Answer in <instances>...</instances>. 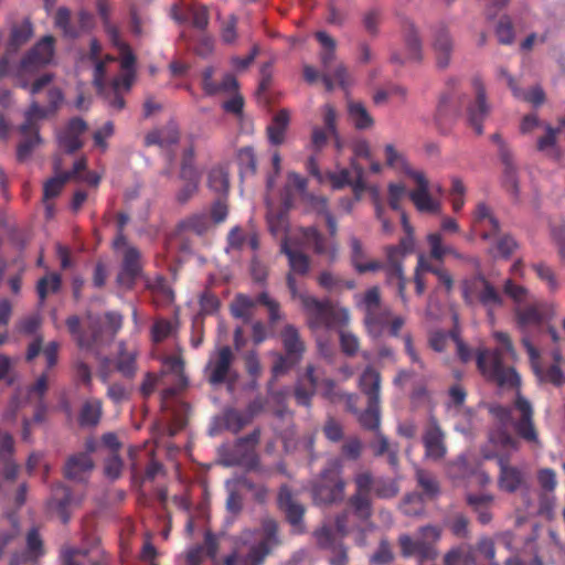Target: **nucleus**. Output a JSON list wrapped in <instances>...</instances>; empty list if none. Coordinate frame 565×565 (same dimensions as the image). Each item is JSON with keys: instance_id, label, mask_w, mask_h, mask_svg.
Listing matches in <instances>:
<instances>
[{"instance_id": "nucleus-5", "label": "nucleus", "mask_w": 565, "mask_h": 565, "mask_svg": "<svg viewBox=\"0 0 565 565\" xmlns=\"http://www.w3.org/2000/svg\"><path fill=\"white\" fill-rule=\"evenodd\" d=\"M288 288L292 299H297L306 315L308 328L313 334L341 329L350 322L349 310L328 299L320 300L305 290H300L296 279L288 277Z\"/></svg>"}, {"instance_id": "nucleus-47", "label": "nucleus", "mask_w": 565, "mask_h": 565, "mask_svg": "<svg viewBox=\"0 0 565 565\" xmlns=\"http://www.w3.org/2000/svg\"><path fill=\"white\" fill-rule=\"evenodd\" d=\"M212 226V221L206 213L193 214L180 223L181 230L192 232L196 235L206 234Z\"/></svg>"}, {"instance_id": "nucleus-29", "label": "nucleus", "mask_w": 565, "mask_h": 565, "mask_svg": "<svg viewBox=\"0 0 565 565\" xmlns=\"http://www.w3.org/2000/svg\"><path fill=\"white\" fill-rule=\"evenodd\" d=\"M501 162L503 164L502 184L514 199L519 196L518 168L509 148H502Z\"/></svg>"}, {"instance_id": "nucleus-50", "label": "nucleus", "mask_w": 565, "mask_h": 565, "mask_svg": "<svg viewBox=\"0 0 565 565\" xmlns=\"http://www.w3.org/2000/svg\"><path fill=\"white\" fill-rule=\"evenodd\" d=\"M348 115L356 129H369L374 124L373 118L361 103L350 102L348 105Z\"/></svg>"}, {"instance_id": "nucleus-6", "label": "nucleus", "mask_w": 565, "mask_h": 565, "mask_svg": "<svg viewBox=\"0 0 565 565\" xmlns=\"http://www.w3.org/2000/svg\"><path fill=\"white\" fill-rule=\"evenodd\" d=\"M494 340L500 344L499 349L477 351V365L482 375L495 382L501 387H514L520 383L519 375L512 367H505L502 363V354L507 353L511 358L515 356L514 348L508 333L497 331L493 333Z\"/></svg>"}, {"instance_id": "nucleus-10", "label": "nucleus", "mask_w": 565, "mask_h": 565, "mask_svg": "<svg viewBox=\"0 0 565 565\" xmlns=\"http://www.w3.org/2000/svg\"><path fill=\"white\" fill-rule=\"evenodd\" d=\"M441 537V527L425 525L418 529L415 537L407 534L399 536V545L404 556H415L422 565L425 562L435 561L438 556L436 547Z\"/></svg>"}, {"instance_id": "nucleus-41", "label": "nucleus", "mask_w": 565, "mask_h": 565, "mask_svg": "<svg viewBox=\"0 0 565 565\" xmlns=\"http://www.w3.org/2000/svg\"><path fill=\"white\" fill-rule=\"evenodd\" d=\"M281 252L288 257L289 263V276L294 279V275H306L309 270V258L303 253L290 248L287 241L281 243Z\"/></svg>"}, {"instance_id": "nucleus-51", "label": "nucleus", "mask_w": 565, "mask_h": 565, "mask_svg": "<svg viewBox=\"0 0 565 565\" xmlns=\"http://www.w3.org/2000/svg\"><path fill=\"white\" fill-rule=\"evenodd\" d=\"M28 543V553L14 552L10 559V565H20L25 562L28 558L36 557L41 554L42 541L35 530H31L28 534L26 539Z\"/></svg>"}, {"instance_id": "nucleus-62", "label": "nucleus", "mask_w": 565, "mask_h": 565, "mask_svg": "<svg viewBox=\"0 0 565 565\" xmlns=\"http://www.w3.org/2000/svg\"><path fill=\"white\" fill-rule=\"evenodd\" d=\"M178 329L175 321L158 319L152 327L151 335L154 342H161L172 335Z\"/></svg>"}, {"instance_id": "nucleus-18", "label": "nucleus", "mask_w": 565, "mask_h": 565, "mask_svg": "<svg viewBox=\"0 0 565 565\" xmlns=\"http://www.w3.org/2000/svg\"><path fill=\"white\" fill-rule=\"evenodd\" d=\"M431 46L436 55L437 66L446 68L454 51V40L448 26L439 22L431 29Z\"/></svg>"}, {"instance_id": "nucleus-32", "label": "nucleus", "mask_w": 565, "mask_h": 565, "mask_svg": "<svg viewBox=\"0 0 565 565\" xmlns=\"http://www.w3.org/2000/svg\"><path fill=\"white\" fill-rule=\"evenodd\" d=\"M180 132L174 122H169L164 127L150 131L145 137L146 146L157 145L160 148H169L179 141Z\"/></svg>"}, {"instance_id": "nucleus-43", "label": "nucleus", "mask_w": 565, "mask_h": 565, "mask_svg": "<svg viewBox=\"0 0 565 565\" xmlns=\"http://www.w3.org/2000/svg\"><path fill=\"white\" fill-rule=\"evenodd\" d=\"M290 120L289 113L286 109L279 110L273 118L267 128L268 139L273 145H281L285 140L286 130Z\"/></svg>"}, {"instance_id": "nucleus-19", "label": "nucleus", "mask_w": 565, "mask_h": 565, "mask_svg": "<svg viewBox=\"0 0 565 565\" xmlns=\"http://www.w3.org/2000/svg\"><path fill=\"white\" fill-rule=\"evenodd\" d=\"M412 179L416 182V189L408 193L409 199L420 212L437 213L440 209V203L433 199L429 192V182L425 174L412 173Z\"/></svg>"}, {"instance_id": "nucleus-17", "label": "nucleus", "mask_w": 565, "mask_h": 565, "mask_svg": "<svg viewBox=\"0 0 565 565\" xmlns=\"http://www.w3.org/2000/svg\"><path fill=\"white\" fill-rule=\"evenodd\" d=\"M514 409L520 414V418L513 423L516 434L526 443L541 447L539 434L533 423V408L531 403L521 394L516 395Z\"/></svg>"}, {"instance_id": "nucleus-23", "label": "nucleus", "mask_w": 565, "mask_h": 565, "mask_svg": "<svg viewBox=\"0 0 565 565\" xmlns=\"http://www.w3.org/2000/svg\"><path fill=\"white\" fill-rule=\"evenodd\" d=\"M141 271L140 253L134 246H127L122 253V266L117 281L120 286L130 288Z\"/></svg>"}, {"instance_id": "nucleus-37", "label": "nucleus", "mask_w": 565, "mask_h": 565, "mask_svg": "<svg viewBox=\"0 0 565 565\" xmlns=\"http://www.w3.org/2000/svg\"><path fill=\"white\" fill-rule=\"evenodd\" d=\"M359 387L367 401H380L381 374L372 366L365 367L359 377Z\"/></svg>"}, {"instance_id": "nucleus-53", "label": "nucleus", "mask_w": 565, "mask_h": 565, "mask_svg": "<svg viewBox=\"0 0 565 565\" xmlns=\"http://www.w3.org/2000/svg\"><path fill=\"white\" fill-rule=\"evenodd\" d=\"M399 492V487L396 479L387 477H379L374 481L373 493L380 499L395 498Z\"/></svg>"}, {"instance_id": "nucleus-58", "label": "nucleus", "mask_w": 565, "mask_h": 565, "mask_svg": "<svg viewBox=\"0 0 565 565\" xmlns=\"http://www.w3.org/2000/svg\"><path fill=\"white\" fill-rule=\"evenodd\" d=\"M419 268H425L427 273L434 274L448 291L452 289L454 280L451 275L445 268L431 265L423 254H419Z\"/></svg>"}, {"instance_id": "nucleus-46", "label": "nucleus", "mask_w": 565, "mask_h": 565, "mask_svg": "<svg viewBox=\"0 0 565 565\" xmlns=\"http://www.w3.org/2000/svg\"><path fill=\"white\" fill-rule=\"evenodd\" d=\"M102 417V402L93 398L86 401L79 412L78 422L83 427L96 426Z\"/></svg>"}, {"instance_id": "nucleus-35", "label": "nucleus", "mask_w": 565, "mask_h": 565, "mask_svg": "<svg viewBox=\"0 0 565 565\" xmlns=\"http://www.w3.org/2000/svg\"><path fill=\"white\" fill-rule=\"evenodd\" d=\"M494 501V497L489 493L468 494L467 503L477 514L478 521L481 524H488L492 520L490 511Z\"/></svg>"}, {"instance_id": "nucleus-39", "label": "nucleus", "mask_w": 565, "mask_h": 565, "mask_svg": "<svg viewBox=\"0 0 565 565\" xmlns=\"http://www.w3.org/2000/svg\"><path fill=\"white\" fill-rule=\"evenodd\" d=\"M50 114L46 107H41L35 100H32L30 107L24 113V122L20 127L22 135L28 132H38L39 122L45 119Z\"/></svg>"}, {"instance_id": "nucleus-56", "label": "nucleus", "mask_w": 565, "mask_h": 565, "mask_svg": "<svg viewBox=\"0 0 565 565\" xmlns=\"http://www.w3.org/2000/svg\"><path fill=\"white\" fill-rule=\"evenodd\" d=\"M358 307L364 312V316L370 313L373 315L374 310L383 307L381 305V296L377 287H372L365 291V294L356 300Z\"/></svg>"}, {"instance_id": "nucleus-3", "label": "nucleus", "mask_w": 565, "mask_h": 565, "mask_svg": "<svg viewBox=\"0 0 565 565\" xmlns=\"http://www.w3.org/2000/svg\"><path fill=\"white\" fill-rule=\"evenodd\" d=\"M504 292L515 302L514 320L516 329L522 334V344L529 358H535L537 349L532 338L535 333L542 331L546 321L556 316L557 307L554 302L536 299L524 287L515 285L510 279L504 284Z\"/></svg>"}, {"instance_id": "nucleus-48", "label": "nucleus", "mask_w": 565, "mask_h": 565, "mask_svg": "<svg viewBox=\"0 0 565 565\" xmlns=\"http://www.w3.org/2000/svg\"><path fill=\"white\" fill-rule=\"evenodd\" d=\"M384 152H385L386 164L388 167H391L392 169H394L398 172H404L405 174H407L411 178H412V173L420 172L417 170H413L409 167L405 156L402 152H399L398 150H396V148L393 145H386L384 148Z\"/></svg>"}, {"instance_id": "nucleus-64", "label": "nucleus", "mask_w": 565, "mask_h": 565, "mask_svg": "<svg viewBox=\"0 0 565 565\" xmlns=\"http://www.w3.org/2000/svg\"><path fill=\"white\" fill-rule=\"evenodd\" d=\"M406 186L402 183H390L387 186L388 204L394 211H402V201L406 196Z\"/></svg>"}, {"instance_id": "nucleus-59", "label": "nucleus", "mask_w": 565, "mask_h": 565, "mask_svg": "<svg viewBox=\"0 0 565 565\" xmlns=\"http://www.w3.org/2000/svg\"><path fill=\"white\" fill-rule=\"evenodd\" d=\"M480 280L483 286L479 294L480 302L489 310L500 307L502 305V298L499 292L484 278H481Z\"/></svg>"}, {"instance_id": "nucleus-61", "label": "nucleus", "mask_w": 565, "mask_h": 565, "mask_svg": "<svg viewBox=\"0 0 565 565\" xmlns=\"http://www.w3.org/2000/svg\"><path fill=\"white\" fill-rule=\"evenodd\" d=\"M209 186L216 193H226L228 190V174L224 168H213L209 173Z\"/></svg>"}, {"instance_id": "nucleus-4", "label": "nucleus", "mask_w": 565, "mask_h": 565, "mask_svg": "<svg viewBox=\"0 0 565 565\" xmlns=\"http://www.w3.org/2000/svg\"><path fill=\"white\" fill-rule=\"evenodd\" d=\"M234 547L224 565H263L266 557L281 544L278 524L266 518L258 531L244 530L233 539Z\"/></svg>"}, {"instance_id": "nucleus-20", "label": "nucleus", "mask_w": 565, "mask_h": 565, "mask_svg": "<svg viewBox=\"0 0 565 565\" xmlns=\"http://www.w3.org/2000/svg\"><path fill=\"white\" fill-rule=\"evenodd\" d=\"M259 440V431L255 430L245 438H241L232 450L231 458L225 460L227 466L241 465L248 468L256 466L255 446Z\"/></svg>"}, {"instance_id": "nucleus-24", "label": "nucleus", "mask_w": 565, "mask_h": 565, "mask_svg": "<svg viewBox=\"0 0 565 565\" xmlns=\"http://www.w3.org/2000/svg\"><path fill=\"white\" fill-rule=\"evenodd\" d=\"M87 125L82 118H73L68 125L58 134L60 147L72 153L83 147L81 136L86 131Z\"/></svg>"}, {"instance_id": "nucleus-38", "label": "nucleus", "mask_w": 565, "mask_h": 565, "mask_svg": "<svg viewBox=\"0 0 565 565\" xmlns=\"http://www.w3.org/2000/svg\"><path fill=\"white\" fill-rule=\"evenodd\" d=\"M262 403L258 401L253 402L249 405L248 413H243L236 409H230L225 413L224 419L225 425L228 429L233 430L234 433H237L241 430L245 425H247L252 418V416L259 412L262 409Z\"/></svg>"}, {"instance_id": "nucleus-26", "label": "nucleus", "mask_w": 565, "mask_h": 565, "mask_svg": "<svg viewBox=\"0 0 565 565\" xmlns=\"http://www.w3.org/2000/svg\"><path fill=\"white\" fill-rule=\"evenodd\" d=\"M94 463L88 454H78L68 458L65 463L64 475L67 479L83 482L93 470Z\"/></svg>"}, {"instance_id": "nucleus-11", "label": "nucleus", "mask_w": 565, "mask_h": 565, "mask_svg": "<svg viewBox=\"0 0 565 565\" xmlns=\"http://www.w3.org/2000/svg\"><path fill=\"white\" fill-rule=\"evenodd\" d=\"M414 238L411 233L402 238L398 246L386 247V263L384 264V271L386 276V282L395 287L397 295L404 305L407 303L408 299L406 296V277L403 270V258L406 254L412 253L414 249Z\"/></svg>"}, {"instance_id": "nucleus-12", "label": "nucleus", "mask_w": 565, "mask_h": 565, "mask_svg": "<svg viewBox=\"0 0 565 565\" xmlns=\"http://www.w3.org/2000/svg\"><path fill=\"white\" fill-rule=\"evenodd\" d=\"M319 388L322 395L329 399L333 401L338 395L334 382L330 379H324L320 382L316 367L308 365L305 375L299 379L295 390V397L298 404L309 406L311 397Z\"/></svg>"}, {"instance_id": "nucleus-54", "label": "nucleus", "mask_w": 565, "mask_h": 565, "mask_svg": "<svg viewBox=\"0 0 565 565\" xmlns=\"http://www.w3.org/2000/svg\"><path fill=\"white\" fill-rule=\"evenodd\" d=\"M256 303H258L257 298L254 300L247 296L239 295L234 299L231 311L234 317L248 321Z\"/></svg>"}, {"instance_id": "nucleus-13", "label": "nucleus", "mask_w": 565, "mask_h": 565, "mask_svg": "<svg viewBox=\"0 0 565 565\" xmlns=\"http://www.w3.org/2000/svg\"><path fill=\"white\" fill-rule=\"evenodd\" d=\"M471 85L475 92V99L467 104L466 120L477 135H482L483 121L490 114L491 106L488 103L486 86L481 77L473 76Z\"/></svg>"}, {"instance_id": "nucleus-52", "label": "nucleus", "mask_w": 565, "mask_h": 565, "mask_svg": "<svg viewBox=\"0 0 565 565\" xmlns=\"http://www.w3.org/2000/svg\"><path fill=\"white\" fill-rule=\"evenodd\" d=\"M508 86L511 88L513 95L518 99H522L532 104L533 106H540L545 100L544 92L541 87L534 86L529 90L519 89L515 85V81L512 76H508Z\"/></svg>"}, {"instance_id": "nucleus-14", "label": "nucleus", "mask_w": 565, "mask_h": 565, "mask_svg": "<svg viewBox=\"0 0 565 565\" xmlns=\"http://www.w3.org/2000/svg\"><path fill=\"white\" fill-rule=\"evenodd\" d=\"M327 178L333 190H341L345 186H351L356 199H359L362 192L366 189L364 169L359 164L355 158L350 160L349 168H341L337 171L328 172Z\"/></svg>"}, {"instance_id": "nucleus-42", "label": "nucleus", "mask_w": 565, "mask_h": 565, "mask_svg": "<svg viewBox=\"0 0 565 565\" xmlns=\"http://www.w3.org/2000/svg\"><path fill=\"white\" fill-rule=\"evenodd\" d=\"M33 36V26L29 20H24L19 24H15L10 34V41L8 43V54L15 53L22 45L30 41Z\"/></svg>"}, {"instance_id": "nucleus-25", "label": "nucleus", "mask_w": 565, "mask_h": 565, "mask_svg": "<svg viewBox=\"0 0 565 565\" xmlns=\"http://www.w3.org/2000/svg\"><path fill=\"white\" fill-rule=\"evenodd\" d=\"M163 364L168 372L175 375L177 382H178L177 386L168 387L162 391V394H161L162 408L168 409L169 408V399L172 398L178 393L179 390L183 388L186 385L188 379L184 375V371H183L184 362H183L182 358L168 356L164 359Z\"/></svg>"}, {"instance_id": "nucleus-36", "label": "nucleus", "mask_w": 565, "mask_h": 565, "mask_svg": "<svg viewBox=\"0 0 565 565\" xmlns=\"http://www.w3.org/2000/svg\"><path fill=\"white\" fill-rule=\"evenodd\" d=\"M391 318L392 311L388 307L385 306L374 310L372 316H370V313L365 315L364 324L369 335L374 339L380 338L385 327L388 324Z\"/></svg>"}, {"instance_id": "nucleus-60", "label": "nucleus", "mask_w": 565, "mask_h": 565, "mask_svg": "<svg viewBox=\"0 0 565 565\" xmlns=\"http://www.w3.org/2000/svg\"><path fill=\"white\" fill-rule=\"evenodd\" d=\"M416 478L418 486L423 489L424 493L429 498H435L439 493V484L435 476L423 469H416Z\"/></svg>"}, {"instance_id": "nucleus-21", "label": "nucleus", "mask_w": 565, "mask_h": 565, "mask_svg": "<svg viewBox=\"0 0 565 565\" xmlns=\"http://www.w3.org/2000/svg\"><path fill=\"white\" fill-rule=\"evenodd\" d=\"M316 38L321 45L319 53L320 62L322 66L321 79L326 86V89L333 90V81L330 75V68L333 67L335 61V40L331 38L327 32L319 31L316 33Z\"/></svg>"}, {"instance_id": "nucleus-30", "label": "nucleus", "mask_w": 565, "mask_h": 565, "mask_svg": "<svg viewBox=\"0 0 565 565\" xmlns=\"http://www.w3.org/2000/svg\"><path fill=\"white\" fill-rule=\"evenodd\" d=\"M303 244L312 248L319 255H327L330 260L337 257V246L329 244L326 238L313 227H308L302 232Z\"/></svg>"}, {"instance_id": "nucleus-2", "label": "nucleus", "mask_w": 565, "mask_h": 565, "mask_svg": "<svg viewBox=\"0 0 565 565\" xmlns=\"http://www.w3.org/2000/svg\"><path fill=\"white\" fill-rule=\"evenodd\" d=\"M488 411L497 423L489 431L488 444L482 449V455L486 459L498 460L499 488L512 493L524 483V473L518 467L509 465L510 455L519 450V441L508 431L509 425L512 424L511 409L499 404H490Z\"/></svg>"}, {"instance_id": "nucleus-57", "label": "nucleus", "mask_w": 565, "mask_h": 565, "mask_svg": "<svg viewBox=\"0 0 565 565\" xmlns=\"http://www.w3.org/2000/svg\"><path fill=\"white\" fill-rule=\"evenodd\" d=\"M60 288L61 276L55 273L44 276L36 285V291L41 301H44L47 296L57 292Z\"/></svg>"}, {"instance_id": "nucleus-40", "label": "nucleus", "mask_w": 565, "mask_h": 565, "mask_svg": "<svg viewBox=\"0 0 565 565\" xmlns=\"http://www.w3.org/2000/svg\"><path fill=\"white\" fill-rule=\"evenodd\" d=\"M427 243L429 246L430 257L438 262H443L447 255H452L456 258H462L451 245L444 242L443 235L438 232L429 233L427 235Z\"/></svg>"}, {"instance_id": "nucleus-7", "label": "nucleus", "mask_w": 565, "mask_h": 565, "mask_svg": "<svg viewBox=\"0 0 565 565\" xmlns=\"http://www.w3.org/2000/svg\"><path fill=\"white\" fill-rule=\"evenodd\" d=\"M54 56V38L46 35L41 39L21 60L15 72L17 83L23 89L34 96L46 87L53 79V75L45 73L30 83L39 68L51 63Z\"/></svg>"}, {"instance_id": "nucleus-44", "label": "nucleus", "mask_w": 565, "mask_h": 565, "mask_svg": "<svg viewBox=\"0 0 565 565\" xmlns=\"http://www.w3.org/2000/svg\"><path fill=\"white\" fill-rule=\"evenodd\" d=\"M404 41L407 52V60L420 61L422 58V40L418 30L414 23L407 22L404 26Z\"/></svg>"}, {"instance_id": "nucleus-15", "label": "nucleus", "mask_w": 565, "mask_h": 565, "mask_svg": "<svg viewBox=\"0 0 565 565\" xmlns=\"http://www.w3.org/2000/svg\"><path fill=\"white\" fill-rule=\"evenodd\" d=\"M66 326L82 350L99 356L103 340L98 335V319L89 316L88 328L84 333L79 331V319L76 316L70 317L66 320Z\"/></svg>"}, {"instance_id": "nucleus-63", "label": "nucleus", "mask_w": 565, "mask_h": 565, "mask_svg": "<svg viewBox=\"0 0 565 565\" xmlns=\"http://www.w3.org/2000/svg\"><path fill=\"white\" fill-rule=\"evenodd\" d=\"M55 25L61 29L65 36L76 38L79 31L71 25V13L66 8H58L55 14Z\"/></svg>"}, {"instance_id": "nucleus-1", "label": "nucleus", "mask_w": 565, "mask_h": 565, "mask_svg": "<svg viewBox=\"0 0 565 565\" xmlns=\"http://www.w3.org/2000/svg\"><path fill=\"white\" fill-rule=\"evenodd\" d=\"M119 62L110 55L100 57L102 45L90 41L87 58L93 63V83L107 105L116 111L124 109L122 93H127L136 79V56L131 49L119 39Z\"/></svg>"}, {"instance_id": "nucleus-8", "label": "nucleus", "mask_w": 565, "mask_h": 565, "mask_svg": "<svg viewBox=\"0 0 565 565\" xmlns=\"http://www.w3.org/2000/svg\"><path fill=\"white\" fill-rule=\"evenodd\" d=\"M350 510H344L335 518L337 533L343 537L354 531H358L355 542L364 545L362 533L371 527L370 519L372 516V501L370 495L354 493L350 497Z\"/></svg>"}, {"instance_id": "nucleus-33", "label": "nucleus", "mask_w": 565, "mask_h": 565, "mask_svg": "<svg viewBox=\"0 0 565 565\" xmlns=\"http://www.w3.org/2000/svg\"><path fill=\"white\" fill-rule=\"evenodd\" d=\"M350 247H351V259L354 268L360 274L366 271H377L380 269H384V265L376 260L366 262L365 252L363 249V245L361 241L355 237H350Z\"/></svg>"}, {"instance_id": "nucleus-49", "label": "nucleus", "mask_w": 565, "mask_h": 565, "mask_svg": "<svg viewBox=\"0 0 565 565\" xmlns=\"http://www.w3.org/2000/svg\"><path fill=\"white\" fill-rule=\"evenodd\" d=\"M546 135L537 140V149L544 152L547 157L558 160L561 158V151L556 143V136L561 132L559 126L552 128L551 126L545 127Z\"/></svg>"}, {"instance_id": "nucleus-16", "label": "nucleus", "mask_w": 565, "mask_h": 565, "mask_svg": "<svg viewBox=\"0 0 565 565\" xmlns=\"http://www.w3.org/2000/svg\"><path fill=\"white\" fill-rule=\"evenodd\" d=\"M233 359V352L228 347H222L210 355L204 369L210 384L217 385L230 379Z\"/></svg>"}, {"instance_id": "nucleus-28", "label": "nucleus", "mask_w": 565, "mask_h": 565, "mask_svg": "<svg viewBox=\"0 0 565 565\" xmlns=\"http://www.w3.org/2000/svg\"><path fill=\"white\" fill-rule=\"evenodd\" d=\"M423 440L427 457L435 460L444 457V455L446 454L444 434L440 430L439 426L436 424V422H431L429 424Z\"/></svg>"}, {"instance_id": "nucleus-31", "label": "nucleus", "mask_w": 565, "mask_h": 565, "mask_svg": "<svg viewBox=\"0 0 565 565\" xmlns=\"http://www.w3.org/2000/svg\"><path fill=\"white\" fill-rule=\"evenodd\" d=\"M348 407L352 413L358 414L359 423L366 429L379 430L380 427V401H367V407L364 412L358 413L353 406L354 396L348 395Z\"/></svg>"}, {"instance_id": "nucleus-55", "label": "nucleus", "mask_w": 565, "mask_h": 565, "mask_svg": "<svg viewBox=\"0 0 565 565\" xmlns=\"http://www.w3.org/2000/svg\"><path fill=\"white\" fill-rule=\"evenodd\" d=\"M106 320H107V330L103 331L100 327L98 326V335L99 339L103 340L102 348L105 347L107 343H109L116 333L120 330L122 324V317L118 312H107L106 313Z\"/></svg>"}, {"instance_id": "nucleus-45", "label": "nucleus", "mask_w": 565, "mask_h": 565, "mask_svg": "<svg viewBox=\"0 0 565 565\" xmlns=\"http://www.w3.org/2000/svg\"><path fill=\"white\" fill-rule=\"evenodd\" d=\"M532 369L537 376L540 382H548L554 385H561L564 382V374L557 364L551 365L547 370H544L540 364V352L535 358H530Z\"/></svg>"}, {"instance_id": "nucleus-22", "label": "nucleus", "mask_w": 565, "mask_h": 565, "mask_svg": "<svg viewBox=\"0 0 565 565\" xmlns=\"http://www.w3.org/2000/svg\"><path fill=\"white\" fill-rule=\"evenodd\" d=\"M279 508L285 512L287 520L294 527L295 533H303L305 525L302 516L305 508L292 497L291 491L287 487H281L278 495Z\"/></svg>"}, {"instance_id": "nucleus-34", "label": "nucleus", "mask_w": 565, "mask_h": 565, "mask_svg": "<svg viewBox=\"0 0 565 565\" xmlns=\"http://www.w3.org/2000/svg\"><path fill=\"white\" fill-rule=\"evenodd\" d=\"M137 356L136 349H128L124 342L119 344V352L115 359L116 370L127 379H132L137 372Z\"/></svg>"}, {"instance_id": "nucleus-27", "label": "nucleus", "mask_w": 565, "mask_h": 565, "mask_svg": "<svg viewBox=\"0 0 565 565\" xmlns=\"http://www.w3.org/2000/svg\"><path fill=\"white\" fill-rule=\"evenodd\" d=\"M280 337L286 354L292 362H299L305 352V343L300 338L299 330L292 324H287Z\"/></svg>"}, {"instance_id": "nucleus-9", "label": "nucleus", "mask_w": 565, "mask_h": 565, "mask_svg": "<svg viewBox=\"0 0 565 565\" xmlns=\"http://www.w3.org/2000/svg\"><path fill=\"white\" fill-rule=\"evenodd\" d=\"M345 481L342 479V462L340 459L330 460L313 482L312 499L316 504L329 505L344 498Z\"/></svg>"}]
</instances>
